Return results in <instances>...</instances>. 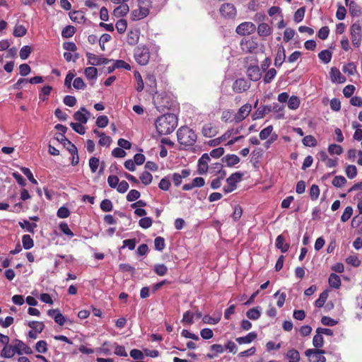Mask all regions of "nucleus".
<instances>
[{
	"label": "nucleus",
	"instance_id": "nucleus-56",
	"mask_svg": "<svg viewBox=\"0 0 362 362\" xmlns=\"http://www.w3.org/2000/svg\"><path fill=\"white\" fill-rule=\"evenodd\" d=\"M276 71L275 69L274 68H272L270 69H269L266 74L264 75V83H269L272 82V81L274 78V77L276 76Z\"/></svg>",
	"mask_w": 362,
	"mask_h": 362
},
{
	"label": "nucleus",
	"instance_id": "nucleus-4",
	"mask_svg": "<svg viewBox=\"0 0 362 362\" xmlns=\"http://www.w3.org/2000/svg\"><path fill=\"white\" fill-rule=\"evenodd\" d=\"M243 175L241 172L232 173L226 179V185L223 188L224 193L228 194L233 192L237 188V184L241 181Z\"/></svg>",
	"mask_w": 362,
	"mask_h": 362
},
{
	"label": "nucleus",
	"instance_id": "nucleus-23",
	"mask_svg": "<svg viewBox=\"0 0 362 362\" xmlns=\"http://www.w3.org/2000/svg\"><path fill=\"white\" fill-rule=\"evenodd\" d=\"M257 337V334L255 332H249L244 337H240L235 339V341L239 344H250Z\"/></svg>",
	"mask_w": 362,
	"mask_h": 362
},
{
	"label": "nucleus",
	"instance_id": "nucleus-50",
	"mask_svg": "<svg viewBox=\"0 0 362 362\" xmlns=\"http://www.w3.org/2000/svg\"><path fill=\"white\" fill-rule=\"evenodd\" d=\"M100 207L103 211L109 212L112 210L113 204L111 200L105 199L101 202Z\"/></svg>",
	"mask_w": 362,
	"mask_h": 362
},
{
	"label": "nucleus",
	"instance_id": "nucleus-45",
	"mask_svg": "<svg viewBox=\"0 0 362 362\" xmlns=\"http://www.w3.org/2000/svg\"><path fill=\"white\" fill-rule=\"evenodd\" d=\"M342 71L349 76H351L356 72V66L354 62H349L343 66Z\"/></svg>",
	"mask_w": 362,
	"mask_h": 362
},
{
	"label": "nucleus",
	"instance_id": "nucleus-60",
	"mask_svg": "<svg viewBox=\"0 0 362 362\" xmlns=\"http://www.w3.org/2000/svg\"><path fill=\"white\" fill-rule=\"evenodd\" d=\"M346 175L349 179L354 178L357 175V168L354 165H349L346 168Z\"/></svg>",
	"mask_w": 362,
	"mask_h": 362
},
{
	"label": "nucleus",
	"instance_id": "nucleus-27",
	"mask_svg": "<svg viewBox=\"0 0 362 362\" xmlns=\"http://www.w3.org/2000/svg\"><path fill=\"white\" fill-rule=\"evenodd\" d=\"M222 161L228 167H233L240 162V158L235 154H228L222 158Z\"/></svg>",
	"mask_w": 362,
	"mask_h": 362
},
{
	"label": "nucleus",
	"instance_id": "nucleus-9",
	"mask_svg": "<svg viewBox=\"0 0 362 362\" xmlns=\"http://www.w3.org/2000/svg\"><path fill=\"white\" fill-rule=\"evenodd\" d=\"M256 30L255 25L252 22H243L238 25L235 32L240 35H250Z\"/></svg>",
	"mask_w": 362,
	"mask_h": 362
},
{
	"label": "nucleus",
	"instance_id": "nucleus-39",
	"mask_svg": "<svg viewBox=\"0 0 362 362\" xmlns=\"http://www.w3.org/2000/svg\"><path fill=\"white\" fill-rule=\"evenodd\" d=\"M332 54L328 49L322 50L318 54L319 59L325 64H328L332 59Z\"/></svg>",
	"mask_w": 362,
	"mask_h": 362
},
{
	"label": "nucleus",
	"instance_id": "nucleus-40",
	"mask_svg": "<svg viewBox=\"0 0 362 362\" xmlns=\"http://www.w3.org/2000/svg\"><path fill=\"white\" fill-rule=\"evenodd\" d=\"M35 350L39 354H45L48 350V345L46 341L40 340L35 346Z\"/></svg>",
	"mask_w": 362,
	"mask_h": 362
},
{
	"label": "nucleus",
	"instance_id": "nucleus-21",
	"mask_svg": "<svg viewBox=\"0 0 362 362\" xmlns=\"http://www.w3.org/2000/svg\"><path fill=\"white\" fill-rule=\"evenodd\" d=\"M49 316L52 317L56 323L59 325H63L65 322V318L64 315L57 309L49 310L47 312Z\"/></svg>",
	"mask_w": 362,
	"mask_h": 362
},
{
	"label": "nucleus",
	"instance_id": "nucleus-8",
	"mask_svg": "<svg viewBox=\"0 0 362 362\" xmlns=\"http://www.w3.org/2000/svg\"><path fill=\"white\" fill-rule=\"evenodd\" d=\"M351 42L354 47H358L361 42V32L362 29L358 23H354L351 26Z\"/></svg>",
	"mask_w": 362,
	"mask_h": 362
},
{
	"label": "nucleus",
	"instance_id": "nucleus-42",
	"mask_svg": "<svg viewBox=\"0 0 362 362\" xmlns=\"http://www.w3.org/2000/svg\"><path fill=\"white\" fill-rule=\"evenodd\" d=\"M300 99L298 96L292 95L288 100V107L290 110H296L300 106Z\"/></svg>",
	"mask_w": 362,
	"mask_h": 362
},
{
	"label": "nucleus",
	"instance_id": "nucleus-34",
	"mask_svg": "<svg viewBox=\"0 0 362 362\" xmlns=\"http://www.w3.org/2000/svg\"><path fill=\"white\" fill-rule=\"evenodd\" d=\"M84 74L87 79L95 81L98 78V69L94 66L86 67L84 70Z\"/></svg>",
	"mask_w": 362,
	"mask_h": 362
},
{
	"label": "nucleus",
	"instance_id": "nucleus-13",
	"mask_svg": "<svg viewBox=\"0 0 362 362\" xmlns=\"http://www.w3.org/2000/svg\"><path fill=\"white\" fill-rule=\"evenodd\" d=\"M13 343L14 344L15 351L18 354L21 355L25 354L28 355L33 354L32 349L21 340L15 339Z\"/></svg>",
	"mask_w": 362,
	"mask_h": 362
},
{
	"label": "nucleus",
	"instance_id": "nucleus-35",
	"mask_svg": "<svg viewBox=\"0 0 362 362\" xmlns=\"http://www.w3.org/2000/svg\"><path fill=\"white\" fill-rule=\"evenodd\" d=\"M328 282L330 287L334 288H339L341 284L339 276L334 273L329 275Z\"/></svg>",
	"mask_w": 362,
	"mask_h": 362
},
{
	"label": "nucleus",
	"instance_id": "nucleus-37",
	"mask_svg": "<svg viewBox=\"0 0 362 362\" xmlns=\"http://www.w3.org/2000/svg\"><path fill=\"white\" fill-rule=\"evenodd\" d=\"M19 226L22 229H25L26 231L34 233L35 228L37 227V224L35 223H30L27 220H23V221H20L18 223Z\"/></svg>",
	"mask_w": 362,
	"mask_h": 362
},
{
	"label": "nucleus",
	"instance_id": "nucleus-24",
	"mask_svg": "<svg viewBox=\"0 0 362 362\" xmlns=\"http://www.w3.org/2000/svg\"><path fill=\"white\" fill-rule=\"evenodd\" d=\"M149 13L148 10H145L141 7L139 6L137 9H134L132 11L131 15H132V19L133 21H139L141 19H143L144 18L146 17Z\"/></svg>",
	"mask_w": 362,
	"mask_h": 362
},
{
	"label": "nucleus",
	"instance_id": "nucleus-26",
	"mask_svg": "<svg viewBox=\"0 0 362 362\" xmlns=\"http://www.w3.org/2000/svg\"><path fill=\"white\" fill-rule=\"evenodd\" d=\"M17 352L15 351L14 344L5 345L1 352V356L4 358H10L13 357Z\"/></svg>",
	"mask_w": 362,
	"mask_h": 362
},
{
	"label": "nucleus",
	"instance_id": "nucleus-15",
	"mask_svg": "<svg viewBox=\"0 0 362 362\" xmlns=\"http://www.w3.org/2000/svg\"><path fill=\"white\" fill-rule=\"evenodd\" d=\"M89 117L90 112L84 107H81L74 115V119L81 124H86Z\"/></svg>",
	"mask_w": 362,
	"mask_h": 362
},
{
	"label": "nucleus",
	"instance_id": "nucleus-33",
	"mask_svg": "<svg viewBox=\"0 0 362 362\" xmlns=\"http://www.w3.org/2000/svg\"><path fill=\"white\" fill-rule=\"evenodd\" d=\"M246 316L252 320H258L261 316V308L256 307L248 310L246 313Z\"/></svg>",
	"mask_w": 362,
	"mask_h": 362
},
{
	"label": "nucleus",
	"instance_id": "nucleus-17",
	"mask_svg": "<svg viewBox=\"0 0 362 362\" xmlns=\"http://www.w3.org/2000/svg\"><path fill=\"white\" fill-rule=\"evenodd\" d=\"M248 78L253 81H257L261 78L262 74L258 66H250L247 70Z\"/></svg>",
	"mask_w": 362,
	"mask_h": 362
},
{
	"label": "nucleus",
	"instance_id": "nucleus-46",
	"mask_svg": "<svg viewBox=\"0 0 362 362\" xmlns=\"http://www.w3.org/2000/svg\"><path fill=\"white\" fill-rule=\"evenodd\" d=\"M27 33V29L23 25H16L14 28L13 35L15 37H21L25 35Z\"/></svg>",
	"mask_w": 362,
	"mask_h": 362
},
{
	"label": "nucleus",
	"instance_id": "nucleus-55",
	"mask_svg": "<svg viewBox=\"0 0 362 362\" xmlns=\"http://www.w3.org/2000/svg\"><path fill=\"white\" fill-rule=\"evenodd\" d=\"M134 77H135V79H136V83H137L136 90L138 92H141L144 90V81H143L141 75L140 74V73L139 71H135Z\"/></svg>",
	"mask_w": 362,
	"mask_h": 362
},
{
	"label": "nucleus",
	"instance_id": "nucleus-48",
	"mask_svg": "<svg viewBox=\"0 0 362 362\" xmlns=\"http://www.w3.org/2000/svg\"><path fill=\"white\" fill-rule=\"evenodd\" d=\"M153 270L158 276H164L167 274L168 269L164 264H156L154 265Z\"/></svg>",
	"mask_w": 362,
	"mask_h": 362
},
{
	"label": "nucleus",
	"instance_id": "nucleus-11",
	"mask_svg": "<svg viewBox=\"0 0 362 362\" xmlns=\"http://www.w3.org/2000/svg\"><path fill=\"white\" fill-rule=\"evenodd\" d=\"M220 13L224 18H233L236 16V8L233 4L226 3L221 6Z\"/></svg>",
	"mask_w": 362,
	"mask_h": 362
},
{
	"label": "nucleus",
	"instance_id": "nucleus-25",
	"mask_svg": "<svg viewBox=\"0 0 362 362\" xmlns=\"http://www.w3.org/2000/svg\"><path fill=\"white\" fill-rule=\"evenodd\" d=\"M286 54L284 47L281 45L278 47L277 53L274 60V65L277 67L281 66L285 61Z\"/></svg>",
	"mask_w": 362,
	"mask_h": 362
},
{
	"label": "nucleus",
	"instance_id": "nucleus-63",
	"mask_svg": "<svg viewBox=\"0 0 362 362\" xmlns=\"http://www.w3.org/2000/svg\"><path fill=\"white\" fill-rule=\"evenodd\" d=\"M152 219L150 217H143L139 221V225L140 227L144 229H147L152 226Z\"/></svg>",
	"mask_w": 362,
	"mask_h": 362
},
{
	"label": "nucleus",
	"instance_id": "nucleus-5",
	"mask_svg": "<svg viewBox=\"0 0 362 362\" xmlns=\"http://www.w3.org/2000/svg\"><path fill=\"white\" fill-rule=\"evenodd\" d=\"M240 48L245 53H256L258 49V43L252 37H244L240 41Z\"/></svg>",
	"mask_w": 362,
	"mask_h": 362
},
{
	"label": "nucleus",
	"instance_id": "nucleus-54",
	"mask_svg": "<svg viewBox=\"0 0 362 362\" xmlns=\"http://www.w3.org/2000/svg\"><path fill=\"white\" fill-rule=\"evenodd\" d=\"M305 7L299 8L294 13L293 20L296 23H298L303 20L305 16Z\"/></svg>",
	"mask_w": 362,
	"mask_h": 362
},
{
	"label": "nucleus",
	"instance_id": "nucleus-57",
	"mask_svg": "<svg viewBox=\"0 0 362 362\" xmlns=\"http://www.w3.org/2000/svg\"><path fill=\"white\" fill-rule=\"evenodd\" d=\"M327 296L328 295L326 291H323L322 293H321L319 298L315 302V307L322 308L325 305Z\"/></svg>",
	"mask_w": 362,
	"mask_h": 362
},
{
	"label": "nucleus",
	"instance_id": "nucleus-29",
	"mask_svg": "<svg viewBox=\"0 0 362 362\" xmlns=\"http://www.w3.org/2000/svg\"><path fill=\"white\" fill-rule=\"evenodd\" d=\"M129 11V6L127 4H122L114 9L113 14L116 17H122L124 16Z\"/></svg>",
	"mask_w": 362,
	"mask_h": 362
},
{
	"label": "nucleus",
	"instance_id": "nucleus-61",
	"mask_svg": "<svg viewBox=\"0 0 362 362\" xmlns=\"http://www.w3.org/2000/svg\"><path fill=\"white\" fill-rule=\"evenodd\" d=\"M182 322L188 325H192L194 323V313L189 310L186 311L183 314Z\"/></svg>",
	"mask_w": 362,
	"mask_h": 362
},
{
	"label": "nucleus",
	"instance_id": "nucleus-59",
	"mask_svg": "<svg viewBox=\"0 0 362 362\" xmlns=\"http://www.w3.org/2000/svg\"><path fill=\"white\" fill-rule=\"evenodd\" d=\"M145 80L147 86L152 88H156V78L153 74H148Z\"/></svg>",
	"mask_w": 362,
	"mask_h": 362
},
{
	"label": "nucleus",
	"instance_id": "nucleus-43",
	"mask_svg": "<svg viewBox=\"0 0 362 362\" xmlns=\"http://www.w3.org/2000/svg\"><path fill=\"white\" fill-rule=\"evenodd\" d=\"M23 247L25 250H30L34 246V242L30 235H24L22 237Z\"/></svg>",
	"mask_w": 362,
	"mask_h": 362
},
{
	"label": "nucleus",
	"instance_id": "nucleus-51",
	"mask_svg": "<svg viewBox=\"0 0 362 362\" xmlns=\"http://www.w3.org/2000/svg\"><path fill=\"white\" fill-rule=\"evenodd\" d=\"M155 249L158 251H163L165 247V239L163 237H156L154 240Z\"/></svg>",
	"mask_w": 362,
	"mask_h": 362
},
{
	"label": "nucleus",
	"instance_id": "nucleus-52",
	"mask_svg": "<svg viewBox=\"0 0 362 362\" xmlns=\"http://www.w3.org/2000/svg\"><path fill=\"white\" fill-rule=\"evenodd\" d=\"M115 28L117 29V31L119 34L124 33L126 31L127 28V21L124 19H120V20L117 21L115 24Z\"/></svg>",
	"mask_w": 362,
	"mask_h": 362
},
{
	"label": "nucleus",
	"instance_id": "nucleus-36",
	"mask_svg": "<svg viewBox=\"0 0 362 362\" xmlns=\"http://www.w3.org/2000/svg\"><path fill=\"white\" fill-rule=\"evenodd\" d=\"M284 105H279L278 103H274L272 105V111L276 112V119H280L284 118Z\"/></svg>",
	"mask_w": 362,
	"mask_h": 362
},
{
	"label": "nucleus",
	"instance_id": "nucleus-1",
	"mask_svg": "<svg viewBox=\"0 0 362 362\" xmlns=\"http://www.w3.org/2000/svg\"><path fill=\"white\" fill-rule=\"evenodd\" d=\"M155 126L159 135L170 134L177 126V117L172 113L163 115L157 118Z\"/></svg>",
	"mask_w": 362,
	"mask_h": 362
},
{
	"label": "nucleus",
	"instance_id": "nucleus-62",
	"mask_svg": "<svg viewBox=\"0 0 362 362\" xmlns=\"http://www.w3.org/2000/svg\"><path fill=\"white\" fill-rule=\"evenodd\" d=\"M59 228V230L66 235H68L71 238L74 235V233L70 230L68 224L66 222H61Z\"/></svg>",
	"mask_w": 362,
	"mask_h": 362
},
{
	"label": "nucleus",
	"instance_id": "nucleus-2",
	"mask_svg": "<svg viewBox=\"0 0 362 362\" xmlns=\"http://www.w3.org/2000/svg\"><path fill=\"white\" fill-rule=\"evenodd\" d=\"M177 142L184 149L192 147L196 143L197 135L195 132L187 126L180 127L177 131Z\"/></svg>",
	"mask_w": 362,
	"mask_h": 362
},
{
	"label": "nucleus",
	"instance_id": "nucleus-14",
	"mask_svg": "<svg viewBox=\"0 0 362 362\" xmlns=\"http://www.w3.org/2000/svg\"><path fill=\"white\" fill-rule=\"evenodd\" d=\"M252 110V105L247 103L243 105L239 108L237 113L235 115L234 120L236 122H240L245 119Z\"/></svg>",
	"mask_w": 362,
	"mask_h": 362
},
{
	"label": "nucleus",
	"instance_id": "nucleus-6",
	"mask_svg": "<svg viewBox=\"0 0 362 362\" xmlns=\"http://www.w3.org/2000/svg\"><path fill=\"white\" fill-rule=\"evenodd\" d=\"M325 353L324 350L318 349H310L305 351L310 362H326V358L323 356Z\"/></svg>",
	"mask_w": 362,
	"mask_h": 362
},
{
	"label": "nucleus",
	"instance_id": "nucleus-41",
	"mask_svg": "<svg viewBox=\"0 0 362 362\" xmlns=\"http://www.w3.org/2000/svg\"><path fill=\"white\" fill-rule=\"evenodd\" d=\"M76 33V28L73 25H66L62 31V36L64 38L71 37Z\"/></svg>",
	"mask_w": 362,
	"mask_h": 362
},
{
	"label": "nucleus",
	"instance_id": "nucleus-30",
	"mask_svg": "<svg viewBox=\"0 0 362 362\" xmlns=\"http://www.w3.org/2000/svg\"><path fill=\"white\" fill-rule=\"evenodd\" d=\"M285 357L291 362H299L300 359L299 352L295 349H289L286 353Z\"/></svg>",
	"mask_w": 362,
	"mask_h": 362
},
{
	"label": "nucleus",
	"instance_id": "nucleus-20",
	"mask_svg": "<svg viewBox=\"0 0 362 362\" xmlns=\"http://www.w3.org/2000/svg\"><path fill=\"white\" fill-rule=\"evenodd\" d=\"M256 30L258 35L262 37H268L272 33V27L266 23H260Z\"/></svg>",
	"mask_w": 362,
	"mask_h": 362
},
{
	"label": "nucleus",
	"instance_id": "nucleus-38",
	"mask_svg": "<svg viewBox=\"0 0 362 362\" xmlns=\"http://www.w3.org/2000/svg\"><path fill=\"white\" fill-rule=\"evenodd\" d=\"M70 19L75 23H81L84 21V16L81 11H74L69 13Z\"/></svg>",
	"mask_w": 362,
	"mask_h": 362
},
{
	"label": "nucleus",
	"instance_id": "nucleus-12",
	"mask_svg": "<svg viewBox=\"0 0 362 362\" xmlns=\"http://www.w3.org/2000/svg\"><path fill=\"white\" fill-rule=\"evenodd\" d=\"M250 87V83L245 78H238L233 84V90L235 93H240L246 91Z\"/></svg>",
	"mask_w": 362,
	"mask_h": 362
},
{
	"label": "nucleus",
	"instance_id": "nucleus-49",
	"mask_svg": "<svg viewBox=\"0 0 362 362\" xmlns=\"http://www.w3.org/2000/svg\"><path fill=\"white\" fill-rule=\"evenodd\" d=\"M328 152L331 155H341L343 153V148L340 145L332 144L328 146Z\"/></svg>",
	"mask_w": 362,
	"mask_h": 362
},
{
	"label": "nucleus",
	"instance_id": "nucleus-3",
	"mask_svg": "<svg viewBox=\"0 0 362 362\" xmlns=\"http://www.w3.org/2000/svg\"><path fill=\"white\" fill-rule=\"evenodd\" d=\"M134 58L141 66L148 64L150 59V51L148 47L142 44L136 46L134 49Z\"/></svg>",
	"mask_w": 362,
	"mask_h": 362
},
{
	"label": "nucleus",
	"instance_id": "nucleus-16",
	"mask_svg": "<svg viewBox=\"0 0 362 362\" xmlns=\"http://www.w3.org/2000/svg\"><path fill=\"white\" fill-rule=\"evenodd\" d=\"M140 37V30L139 28L131 29L128 31L127 42L129 45H136Z\"/></svg>",
	"mask_w": 362,
	"mask_h": 362
},
{
	"label": "nucleus",
	"instance_id": "nucleus-44",
	"mask_svg": "<svg viewBox=\"0 0 362 362\" xmlns=\"http://www.w3.org/2000/svg\"><path fill=\"white\" fill-rule=\"evenodd\" d=\"M28 325L32 330L37 331V332H42L45 328V325L42 322L30 321L28 322Z\"/></svg>",
	"mask_w": 362,
	"mask_h": 362
},
{
	"label": "nucleus",
	"instance_id": "nucleus-18",
	"mask_svg": "<svg viewBox=\"0 0 362 362\" xmlns=\"http://www.w3.org/2000/svg\"><path fill=\"white\" fill-rule=\"evenodd\" d=\"M272 112V105H263L257 109L252 114V118L253 120H257L262 118L266 114Z\"/></svg>",
	"mask_w": 362,
	"mask_h": 362
},
{
	"label": "nucleus",
	"instance_id": "nucleus-22",
	"mask_svg": "<svg viewBox=\"0 0 362 362\" xmlns=\"http://www.w3.org/2000/svg\"><path fill=\"white\" fill-rule=\"evenodd\" d=\"M55 139L63 144L67 148L70 153H76V146L72 144L65 136H62V138L55 137Z\"/></svg>",
	"mask_w": 362,
	"mask_h": 362
},
{
	"label": "nucleus",
	"instance_id": "nucleus-47",
	"mask_svg": "<svg viewBox=\"0 0 362 362\" xmlns=\"http://www.w3.org/2000/svg\"><path fill=\"white\" fill-rule=\"evenodd\" d=\"M302 143L305 146L314 147L317 145V140L313 136L308 135L302 139Z\"/></svg>",
	"mask_w": 362,
	"mask_h": 362
},
{
	"label": "nucleus",
	"instance_id": "nucleus-10",
	"mask_svg": "<svg viewBox=\"0 0 362 362\" xmlns=\"http://www.w3.org/2000/svg\"><path fill=\"white\" fill-rule=\"evenodd\" d=\"M211 160L208 153H204L199 158L197 163V172L199 175H204L209 170V162Z\"/></svg>",
	"mask_w": 362,
	"mask_h": 362
},
{
	"label": "nucleus",
	"instance_id": "nucleus-32",
	"mask_svg": "<svg viewBox=\"0 0 362 362\" xmlns=\"http://www.w3.org/2000/svg\"><path fill=\"white\" fill-rule=\"evenodd\" d=\"M202 133L204 137L211 138L216 134V131L211 124H206L203 126Z\"/></svg>",
	"mask_w": 362,
	"mask_h": 362
},
{
	"label": "nucleus",
	"instance_id": "nucleus-19",
	"mask_svg": "<svg viewBox=\"0 0 362 362\" xmlns=\"http://www.w3.org/2000/svg\"><path fill=\"white\" fill-rule=\"evenodd\" d=\"M331 81L333 83H343L346 81V78L341 74L340 71L336 68L332 67L329 72Z\"/></svg>",
	"mask_w": 362,
	"mask_h": 362
},
{
	"label": "nucleus",
	"instance_id": "nucleus-64",
	"mask_svg": "<svg viewBox=\"0 0 362 362\" xmlns=\"http://www.w3.org/2000/svg\"><path fill=\"white\" fill-rule=\"evenodd\" d=\"M109 122L108 117L106 115H100L96 119V125L99 128H105Z\"/></svg>",
	"mask_w": 362,
	"mask_h": 362
},
{
	"label": "nucleus",
	"instance_id": "nucleus-58",
	"mask_svg": "<svg viewBox=\"0 0 362 362\" xmlns=\"http://www.w3.org/2000/svg\"><path fill=\"white\" fill-rule=\"evenodd\" d=\"M31 52H32V49L30 46H28V45L23 46L21 49L20 53H19L21 59L23 60L27 59L29 57Z\"/></svg>",
	"mask_w": 362,
	"mask_h": 362
},
{
	"label": "nucleus",
	"instance_id": "nucleus-28",
	"mask_svg": "<svg viewBox=\"0 0 362 362\" xmlns=\"http://www.w3.org/2000/svg\"><path fill=\"white\" fill-rule=\"evenodd\" d=\"M275 245L276 248L281 250V252H286L290 247L288 243H284V238L282 235H279L277 236L276 239Z\"/></svg>",
	"mask_w": 362,
	"mask_h": 362
},
{
	"label": "nucleus",
	"instance_id": "nucleus-53",
	"mask_svg": "<svg viewBox=\"0 0 362 362\" xmlns=\"http://www.w3.org/2000/svg\"><path fill=\"white\" fill-rule=\"evenodd\" d=\"M139 178L144 185H148L152 182L153 176L150 173L144 171L141 174Z\"/></svg>",
	"mask_w": 362,
	"mask_h": 362
},
{
	"label": "nucleus",
	"instance_id": "nucleus-7",
	"mask_svg": "<svg viewBox=\"0 0 362 362\" xmlns=\"http://www.w3.org/2000/svg\"><path fill=\"white\" fill-rule=\"evenodd\" d=\"M86 56L88 60L87 64L91 65V66L107 64L112 61V59H109L101 55H96L90 52H86Z\"/></svg>",
	"mask_w": 362,
	"mask_h": 362
},
{
	"label": "nucleus",
	"instance_id": "nucleus-31",
	"mask_svg": "<svg viewBox=\"0 0 362 362\" xmlns=\"http://www.w3.org/2000/svg\"><path fill=\"white\" fill-rule=\"evenodd\" d=\"M221 318V313H218L216 316L211 317L209 315H205L202 317V321L204 324L208 325H216L218 324Z\"/></svg>",
	"mask_w": 362,
	"mask_h": 362
}]
</instances>
